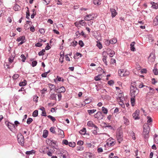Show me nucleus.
Segmentation results:
<instances>
[{"instance_id": "obj_28", "label": "nucleus", "mask_w": 158, "mask_h": 158, "mask_svg": "<svg viewBox=\"0 0 158 158\" xmlns=\"http://www.w3.org/2000/svg\"><path fill=\"white\" fill-rule=\"evenodd\" d=\"M87 125L89 127H93L95 124L92 121H89L88 122Z\"/></svg>"}, {"instance_id": "obj_16", "label": "nucleus", "mask_w": 158, "mask_h": 158, "mask_svg": "<svg viewBox=\"0 0 158 158\" xmlns=\"http://www.w3.org/2000/svg\"><path fill=\"white\" fill-rule=\"evenodd\" d=\"M58 132H59L58 135H60V137L62 138H64V133L63 131L61 129L58 128Z\"/></svg>"}, {"instance_id": "obj_10", "label": "nucleus", "mask_w": 158, "mask_h": 158, "mask_svg": "<svg viewBox=\"0 0 158 158\" xmlns=\"http://www.w3.org/2000/svg\"><path fill=\"white\" fill-rule=\"evenodd\" d=\"M107 54L110 55V57H112L115 54V52L113 50H112L110 48H108L107 49Z\"/></svg>"}, {"instance_id": "obj_59", "label": "nucleus", "mask_w": 158, "mask_h": 158, "mask_svg": "<svg viewBox=\"0 0 158 158\" xmlns=\"http://www.w3.org/2000/svg\"><path fill=\"white\" fill-rule=\"evenodd\" d=\"M105 128L106 127H108L110 129V130H114L113 127L111 125H106L104 126Z\"/></svg>"}, {"instance_id": "obj_27", "label": "nucleus", "mask_w": 158, "mask_h": 158, "mask_svg": "<svg viewBox=\"0 0 158 158\" xmlns=\"http://www.w3.org/2000/svg\"><path fill=\"white\" fill-rule=\"evenodd\" d=\"M10 124L11 125L9 124V126L8 127L9 129H10L11 131L15 129V127L14 124L12 123Z\"/></svg>"}, {"instance_id": "obj_6", "label": "nucleus", "mask_w": 158, "mask_h": 158, "mask_svg": "<svg viewBox=\"0 0 158 158\" xmlns=\"http://www.w3.org/2000/svg\"><path fill=\"white\" fill-rule=\"evenodd\" d=\"M123 135L122 133L119 132L117 134L116 138L118 141L120 143L123 140Z\"/></svg>"}, {"instance_id": "obj_64", "label": "nucleus", "mask_w": 158, "mask_h": 158, "mask_svg": "<svg viewBox=\"0 0 158 158\" xmlns=\"http://www.w3.org/2000/svg\"><path fill=\"white\" fill-rule=\"evenodd\" d=\"M83 142L81 140H80L77 142V144L80 146H81L83 144Z\"/></svg>"}, {"instance_id": "obj_39", "label": "nucleus", "mask_w": 158, "mask_h": 158, "mask_svg": "<svg viewBox=\"0 0 158 158\" xmlns=\"http://www.w3.org/2000/svg\"><path fill=\"white\" fill-rule=\"evenodd\" d=\"M45 52V49H43L41 51L38 53V55L39 56H43L44 55V52Z\"/></svg>"}, {"instance_id": "obj_49", "label": "nucleus", "mask_w": 158, "mask_h": 158, "mask_svg": "<svg viewBox=\"0 0 158 158\" xmlns=\"http://www.w3.org/2000/svg\"><path fill=\"white\" fill-rule=\"evenodd\" d=\"M57 94H52L50 97V99H56Z\"/></svg>"}, {"instance_id": "obj_3", "label": "nucleus", "mask_w": 158, "mask_h": 158, "mask_svg": "<svg viewBox=\"0 0 158 158\" xmlns=\"http://www.w3.org/2000/svg\"><path fill=\"white\" fill-rule=\"evenodd\" d=\"M134 85H131L130 87V94L131 97L130 99H135V96L137 94L139 93V89H138L136 86H134Z\"/></svg>"}, {"instance_id": "obj_13", "label": "nucleus", "mask_w": 158, "mask_h": 158, "mask_svg": "<svg viewBox=\"0 0 158 158\" xmlns=\"http://www.w3.org/2000/svg\"><path fill=\"white\" fill-rule=\"evenodd\" d=\"M94 18V16H92L91 14L87 15L85 17L84 19L86 21L92 20Z\"/></svg>"}, {"instance_id": "obj_5", "label": "nucleus", "mask_w": 158, "mask_h": 158, "mask_svg": "<svg viewBox=\"0 0 158 158\" xmlns=\"http://www.w3.org/2000/svg\"><path fill=\"white\" fill-rule=\"evenodd\" d=\"M118 73L121 77H126L129 75V73L128 71H127L124 69H121L120 73H119V71Z\"/></svg>"}, {"instance_id": "obj_57", "label": "nucleus", "mask_w": 158, "mask_h": 158, "mask_svg": "<svg viewBox=\"0 0 158 158\" xmlns=\"http://www.w3.org/2000/svg\"><path fill=\"white\" fill-rule=\"evenodd\" d=\"M101 76V75H98L97 76H95L94 77V80L96 81H98L100 80L101 79L100 77V76Z\"/></svg>"}, {"instance_id": "obj_56", "label": "nucleus", "mask_w": 158, "mask_h": 158, "mask_svg": "<svg viewBox=\"0 0 158 158\" xmlns=\"http://www.w3.org/2000/svg\"><path fill=\"white\" fill-rule=\"evenodd\" d=\"M69 142L66 139H64L62 141V144H65L66 145H68Z\"/></svg>"}, {"instance_id": "obj_40", "label": "nucleus", "mask_w": 158, "mask_h": 158, "mask_svg": "<svg viewBox=\"0 0 158 158\" xmlns=\"http://www.w3.org/2000/svg\"><path fill=\"white\" fill-rule=\"evenodd\" d=\"M106 57L107 56H103V57L102 59V60L103 62L105 63V65L107 66V61H106Z\"/></svg>"}, {"instance_id": "obj_29", "label": "nucleus", "mask_w": 158, "mask_h": 158, "mask_svg": "<svg viewBox=\"0 0 158 158\" xmlns=\"http://www.w3.org/2000/svg\"><path fill=\"white\" fill-rule=\"evenodd\" d=\"M47 117L48 118L50 119L53 123H54L56 120L54 117L52 116L51 115H48L47 116Z\"/></svg>"}, {"instance_id": "obj_33", "label": "nucleus", "mask_w": 158, "mask_h": 158, "mask_svg": "<svg viewBox=\"0 0 158 158\" xmlns=\"http://www.w3.org/2000/svg\"><path fill=\"white\" fill-rule=\"evenodd\" d=\"M96 110L95 109L88 110H87V112L89 115H91L92 114L94 113L96 111Z\"/></svg>"}, {"instance_id": "obj_38", "label": "nucleus", "mask_w": 158, "mask_h": 158, "mask_svg": "<svg viewBox=\"0 0 158 158\" xmlns=\"http://www.w3.org/2000/svg\"><path fill=\"white\" fill-rule=\"evenodd\" d=\"M97 46L98 48L99 49H101L102 48V46L101 43L98 41H97Z\"/></svg>"}, {"instance_id": "obj_35", "label": "nucleus", "mask_w": 158, "mask_h": 158, "mask_svg": "<svg viewBox=\"0 0 158 158\" xmlns=\"http://www.w3.org/2000/svg\"><path fill=\"white\" fill-rule=\"evenodd\" d=\"M79 23L82 26H85L86 25V23L83 20H80L79 21Z\"/></svg>"}, {"instance_id": "obj_17", "label": "nucleus", "mask_w": 158, "mask_h": 158, "mask_svg": "<svg viewBox=\"0 0 158 158\" xmlns=\"http://www.w3.org/2000/svg\"><path fill=\"white\" fill-rule=\"evenodd\" d=\"M151 4L152 5V7L153 8L155 9H157L158 8V3L152 2H151Z\"/></svg>"}, {"instance_id": "obj_46", "label": "nucleus", "mask_w": 158, "mask_h": 158, "mask_svg": "<svg viewBox=\"0 0 158 158\" xmlns=\"http://www.w3.org/2000/svg\"><path fill=\"white\" fill-rule=\"evenodd\" d=\"M102 110L104 113L105 114H107L108 113L107 109L104 107H102Z\"/></svg>"}, {"instance_id": "obj_36", "label": "nucleus", "mask_w": 158, "mask_h": 158, "mask_svg": "<svg viewBox=\"0 0 158 158\" xmlns=\"http://www.w3.org/2000/svg\"><path fill=\"white\" fill-rule=\"evenodd\" d=\"M55 127H51L49 129L50 131L53 134H55L56 131L55 130Z\"/></svg>"}, {"instance_id": "obj_61", "label": "nucleus", "mask_w": 158, "mask_h": 158, "mask_svg": "<svg viewBox=\"0 0 158 158\" xmlns=\"http://www.w3.org/2000/svg\"><path fill=\"white\" fill-rule=\"evenodd\" d=\"M139 88H141L143 87H146V88H147L148 86L144 85L143 83H141L139 85Z\"/></svg>"}, {"instance_id": "obj_25", "label": "nucleus", "mask_w": 158, "mask_h": 158, "mask_svg": "<svg viewBox=\"0 0 158 158\" xmlns=\"http://www.w3.org/2000/svg\"><path fill=\"white\" fill-rule=\"evenodd\" d=\"M61 78L59 77L58 76H57V77L56 79H54V81L55 82H56V80H57V81H62V82H63L64 81V79H62V80H61Z\"/></svg>"}, {"instance_id": "obj_4", "label": "nucleus", "mask_w": 158, "mask_h": 158, "mask_svg": "<svg viewBox=\"0 0 158 158\" xmlns=\"http://www.w3.org/2000/svg\"><path fill=\"white\" fill-rule=\"evenodd\" d=\"M24 137L21 133H20L18 135V141L19 143L21 146L24 145Z\"/></svg>"}, {"instance_id": "obj_47", "label": "nucleus", "mask_w": 158, "mask_h": 158, "mask_svg": "<svg viewBox=\"0 0 158 158\" xmlns=\"http://www.w3.org/2000/svg\"><path fill=\"white\" fill-rule=\"evenodd\" d=\"M153 72L155 75H157L158 74V70L154 67V69L153 70Z\"/></svg>"}, {"instance_id": "obj_55", "label": "nucleus", "mask_w": 158, "mask_h": 158, "mask_svg": "<svg viewBox=\"0 0 158 158\" xmlns=\"http://www.w3.org/2000/svg\"><path fill=\"white\" fill-rule=\"evenodd\" d=\"M14 58V57L13 56H10L8 60L10 63H11L13 62Z\"/></svg>"}, {"instance_id": "obj_32", "label": "nucleus", "mask_w": 158, "mask_h": 158, "mask_svg": "<svg viewBox=\"0 0 158 158\" xmlns=\"http://www.w3.org/2000/svg\"><path fill=\"white\" fill-rule=\"evenodd\" d=\"M85 101H84V103L85 105H83V104H81L82 106H85V104L89 103L90 102H92V99H85Z\"/></svg>"}, {"instance_id": "obj_15", "label": "nucleus", "mask_w": 158, "mask_h": 158, "mask_svg": "<svg viewBox=\"0 0 158 158\" xmlns=\"http://www.w3.org/2000/svg\"><path fill=\"white\" fill-rule=\"evenodd\" d=\"M135 43V42L133 41L130 44V49L132 51L134 52L135 51L134 46Z\"/></svg>"}, {"instance_id": "obj_14", "label": "nucleus", "mask_w": 158, "mask_h": 158, "mask_svg": "<svg viewBox=\"0 0 158 158\" xmlns=\"http://www.w3.org/2000/svg\"><path fill=\"white\" fill-rule=\"evenodd\" d=\"M48 85L50 89V90H53V91H56V88L55 86L52 84H51V83H49L48 84Z\"/></svg>"}, {"instance_id": "obj_34", "label": "nucleus", "mask_w": 158, "mask_h": 158, "mask_svg": "<svg viewBox=\"0 0 158 158\" xmlns=\"http://www.w3.org/2000/svg\"><path fill=\"white\" fill-rule=\"evenodd\" d=\"M47 91V89L46 88H44L43 89L40 91V92L41 94L43 96H44V94H45L46 92Z\"/></svg>"}, {"instance_id": "obj_19", "label": "nucleus", "mask_w": 158, "mask_h": 158, "mask_svg": "<svg viewBox=\"0 0 158 158\" xmlns=\"http://www.w3.org/2000/svg\"><path fill=\"white\" fill-rule=\"evenodd\" d=\"M27 84V81L26 80H24L23 81H21L19 83V85L20 86H24Z\"/></svg>"}, {"instance_id": "obj_43", "label": "nucleus", "mask_w": 158, "mask_h": 158, "mask_svg": "<svg viewBox=\"0 0 158 158\" xmlns=\"http://www.w3.org/2000/svg\"><path fill=\"white\" fill-rule=\"evenodd\" d=\"M20 57L22 58V61L23 62H25L26 60V57L24 54H21Z\"/></svg>"}, {"instance_id": "obj_52", "label": "nucleus", "mask_w": 158, "mask_h": 158, "mask_svg": "<svg viewBox=\"0 0 158 158\" xmlns=\"http://www.w3.org/2000/svg\"><path fill=\"white\" fill-rule=\"evenodd\" d=\"M78 44L81 47H82L84 45V44L82 40H80L79 41Z\"/></svg>"}, {"instance_id": "obj_24", "label": "nucleus", "mask_w": 158, "mask_h": 158, "mask_svg": "<svg viewBox=\"0 0 158 158\" xmlns=\"http://www.w3.org/2000/svg\"><path fill=\"white\" fill-rule=\"evenodd\" d=\"M120 92L119 93L118 95V98L119 99H125L124 97L123 92L122 91H120Z\"/></svg>"}, {"instance_id": "obj_41", "label": "nucleus", "mask_w": 158, "mask_h": 158, "mask_svg": "<svg viewBox=\"0 0 158 158\" xmlns=\"http://www.w3.org/2000/svg\"><path fill=\"white\" fill-rule=\"evenodd\" d=\"M94 4L95 5H99L101 3L99 2V0H94L93 1Z\"/></svg>"}, {"instance_id": "obj_42", "label": "nucleus", "mask_w": 158, "mask_h": 158, "mask_svg": "<svg viewBox=\"0 0 158 158\" xmlns=\"http://www.w3.org/2000/svg\"><path fill=\"white\" fill-rule=\"evenodd\" d=\"M33 119L31 118H27V123L28 124H30L33 121Z\"/></svg>"}, {"instance_id": "obj_63", "label": "nucleus", "mask_w": 158, "mask_h": 158, "mask_svg": "<svg viewBox=\"0 0 158 158\" xmlns=\"http://www.w3.org/2000/svg\"><path fill=\"white\" fill-rule=\"evenodd\" d=\"M110 44H114L116 43L117 42V40L115 39H113V40H110Z\"/></svg>"}, {"instance_id": "obj_11", "label": "nucleus", "mask_w": 158, "mask_h": 158, "mask_svg": "<svg viewBox=\"0 0 158 158\" xmlns=\"http://www.w3.org/2000/svg\"><path fill=\"white\" fill-rule=\"evenodd\" d=\"M149 60L151 62H153L155 59V55L153 53H151L148 57Z\"/></svg>"}, {"instance_id": "obj_23", "label": "nucleus", "mask_w": 158, "mask_h": 158, "mask_svg": "<svg viewBox=\"0 0 158 158\" xmlns=\"http://www.w3.org/2000/svg\"><path fill=\"white\" fill-rule=\"evenodd\" d=\"M86 132V128L85 127H83L82 129L80 130L79 131L80 134L82 135H85V134Z\"/></svg>"}, {"instance_id": "obj_2", "label": "nucleus", "mask_w": 158, "mask_h": 158, "mask_svg": "<svg viewBox=\"0 0 158 158\" xmlns=\"http://www.w3.org/2000/svg\"><path fill=\"white\" fill-rule=\"evenodd\" d=\"M143 129L142 135L145 139H147L149 137V134L150 130L149 125L147 123H145L143 126Z\"/></svg>"}, {"instance_id": "obj_48", "label": "nucleus", "mask_w": 158, "mask_h": 158, "mask_svg": "<svg viewBox=\"0 0 158 158\" xmlns=\"http://www.w3.org/2000/svg\"><path fill=\"white\" fill-rule=\"evenodd\" d=\"M84 149V147L80 146H78L76 147V150L77 151H82Z\"/></svg>"}, {"instance_id": "obj_50", "label": "nucleus", "mask_w": 158, "mask_h": 158, "mask_svg": "<svg viewBox=\"0 0 158 158\" xmlns=\"http://www.w3.org/2000/svg\"><path fill=\"white\" fill-rule=\"evenodd\" d=\"M71 45L73 47H75L77 45L78 43L76 41L74 40L71 43Z\"/></svg>"}, {"instance_id": "obj_8", "label": "nucleus", "mask_w": 158, "mask_h": 158, "mask_svg": "<svg viewBox=\"0 0 158 158\" xmlns=\"http://www.w3.org/2000/svg\"><path fill=\"white\" fill-rule=\"evenodd\" d=\"M65 91V88L63 86H62L60 88H59V87H58V88L56 87L55 92L57 93H62L64 92Z\"/></svg>"}, {"instance_id": "obj_18", "label": "nucleus", "mask_w": 158, "mask_h": 158, "mask_svg": "<svg viewBox=\"0 0 158 158\" xmlns=\"http://www.w3.org/2000/svg\"><path fill=\"white\" fill-rule=\"evenodd\" d=\"M82 54L79 52H77L74 56V58L75 59H78L79 57H81Z\"/></svg>"}, {"instance_id": "obj_44", "label": "nucleus", "mask_w": 158, "mask_h": 158, "mask_svg": "<svg viewBox=\"0 0 158 158\" xmlns=\"http://www.w3.org/2000/svg\"><path fill=\"white\" fill-rule=\"evenodd\" d=\"M19 7H20V6H19V5L16 4V5H15L14 6L13 9L15 11H18Z\"/></svg>"}, {"instance_id": "obj_31", "label": "nucleus", "mask_w": 158, "mask_h": 158, "mask_svg": "<svg viewBox=\"0 0 158 158\" xmlns=\"http://www.w3.org/2000/svg\"><path fill=\"white\" fill-rule=\"evenodd\" d=\"M68 145L70 147L74 148L75 147L76 143L74 142H69Z\"/></svg>"}, {"instance_id": "obj_45", "label": "nucleus", "mask_w": 158, "mask_h": 158, "mask_svg": "<svg viewBox=\"0 0 158 158\" xmlns=\"http://www.w3.org/2000/svg\"><path fill=\"white\" fill-rule=\"evenodd\" d=\"M30 15V13L29 10H27L26 12V18L28 19H30L29 16Z\"/></svg>"}, {"instance_id": "obj_51", "label": "nucleus", "mask_w": 158, "mask_h": 158, "mask_svg": "<svg viewBox=\"0 0 158 158\" xmlns=\"http://www.w3.org/2000/svg\"><path fill=\"white\" fill-rule=\"evenodd\" d=\"M37 64V61L36 60L33 61L32 62L31 66L33 67L35 66Z\"/></svg>"}, {"instance_id": "obj_1", "label": "nucleus", "mask_w": 158, "mask_h": 158, "mask_svg": "<svg viewBox=\"0 0 158 158\" xmlns=\"http://www.w3.org/2000/svg\"><path fill=\"white\" fill-rule=\"evenodd\" d=\"M56 153L59 156L62 158H69V154L68 152L64 149L60 148L57 149Z\"/></svg>"}, {"instance_id": "obj_21", "label": "nucleus", "mask_w": 158, "mask_h": 158, "mask_svg": "<svg viewBox=\"0 0 158 158\" xmlns=\"http://www.w3.org/2000/svg\"><path fill=\"white\" fill-rule=\"evenodd\" d=\"M48 131L47 130H44L42 135L43 137L45 138H47L48 135Z\"/></svg>"}, {"instance_id": "obj_9", "label": "nucleus", "mask_w": 158, "mask_h": 158, "mask_svg": "<svg viewBox=\"0 0 158 158\" xmlns=\"http://www.w3.org/2000/svg\"><path fill=\"white\" fill-rule=\"evenodd\" d=\"M139 110H136L132 114V116L135 119H139Z\"/></svg>"}, {"instance_id": "obj_58", "label": "nucleus", "mask_w": 158, "mask_h": 158, "mask_svg": "<svg viewBox=\"0 0 158 158\" xmlns=\"http://www.w3.org/2000/svg\"><path fill=\"white\" fill-rule=\"evenodd\" d=\"M107 83L110 85H112L114 84V82L113 80H110L108 81Z\"/></svg>"}, {"instance_id": "obj_20", "label": "nucleus", "mask_w": 158, "mask_h": 158, "mask_svg": "<svg viewBox=\"0 0 158 158\" xmlns=\"http://www.w3.org/2000/svg\"><path fill=\"white\" fill-rule=\"evenodd\" d=\"M26 40L25 37L24 35L21 36L18 38L16 40L17 42H20L21 41Z\"/></svg>"}, {"instance_id": "obj_60", "label": "nucleus", "mask_w": 158, "mask_h": 158, "mask_svg": "<svg viewBox=\"0 0 158 158\" xmlns=\"http://www.w3.org/2000/svg\"><path fill=\"white\" fill-rule=\"evenodd\" d=\"M104 42L105 44L107 46L109 45L110 44V40H105Z\"/></svg>"}, {"instance_id": "obj_12", "label": "nucleus", "mask_w": 158, "mask_h": 158, "mask_svg": "<svg viewBox=\"0 0 158 158\" xmlns=\"http://www.w3.org/2000/svg\"><path fill=\"white\" fill-rule=\"evenodd\" d=\"M110 11L111 13V17L112 18L115 17L117 14V12L114 9L111 8H110Z\"/></svg>"}, {"instance_id": "obj_26", "label": "nucleus", "mask_w": 158, "mask_h": 158, "mask_svg": "<svg viewBox=\"0 0 158 158\" xmlns=\"http://www.w3.org/2000/svg\"><path fill=\"white\" fill-rule=\"evenodd\" d=\"M35 151L34 150H32L30 151H27L26 152V154L27 155H30L32 154H35Z\"/></svg>"}, {"instance_id": "obj_54", "label": "nucleus", "mask_w": 158, "mask_h": 158, "mask_svg": "<svg viewBox=\"0 0 158 158\" xmlns=\"http://www.w3.org/2000/svg\"><path fill=\"white\" fill-rule=\"evenodd\" d=\"M19 77V75L18 74H14L13 76V79L14 80H15L17 79Z\"/></svg>"}, {"instance_id": "obj_7", "label": "nucleus", "mask_w": 158, "mask_h": 158, "mask_svg": "<svg viewBox=\"0 0 158 158\" xmlns=\"http://www.w3.org/2000/svg\"><path fill=\"white\" fill-rule=\"evenodd\" d=\"M95 118L98 119H102L104 117V115L102 114V113L101 111H98L97 113L94 115Z\"/></svg>"}, {"instance_id": "obj_37", "label": "nucleus", "mask_w": 158, "mask_h": 158, "mask_svg": "<svg viewBox=\"0 0 158 158\" xmlns=\"http://www.w3.org/2000/svg\"><path fill=\"white\" fill-rule=\"evenodd\" d=\"M38 111L37 110H35L32 113V116L34 117H36L38 115Z\"/></svg>"}, {"instance_id": "obj_53", "label": "nucleus", "mask_w": 158, "mask_h": 158, "mask_svg": "<svg viewBox=\"0 0 158 158\" xmlns=\"http://www.w3.org/2000/svg\"><path fill=\"white\" fill-rule=\"evenodd\" d=\"M49 146L52 147V148L53 149H58V148H56L55 146L52 145V143L49 142Z\"/></svg>"}, {"instance_id": "obj_30", "label": "nucleus", "mask_w": 158, "mask_h": 158, "mask_svg": "<svg viewBox=\"0 0 158 158\" xmlns=\"http://www.w3.org/2000/svg\"><path fill=\"white\" fill-rule=\"evenodd\" d=\"M123 120H124V123L125 124V125H127L129 124V120H128L124 116L123 117Z\"/></svg>"}, {"instance_id": "obj_22", "label": "nucleus", "mask_w": 158, "mask_h": 158, "mask_svg": "<svg viewBox=\"0 0 158 158\" xmlns=\"http://www.w3.org/2000/svg\"><path fill=\"white\" fill-rule=\"evenodd\" d=\"M147 118L148 119L147 124L149 125L151 124V123L152 122V119L149 116H147Z\"/></svg>"}, {"instance_id": "obj_62", "label": "nucleus", "mask_w": 158, "mask_h": 158, "mask_svg": "<svg viewBox=\"0 0 158 158\" xmlns=\"http://www.w3.org/2000/svg\"><path fill=\"white\" fill-rule=\"evenodd\" d=\"M39 31H40V33L41 34H44L45 32V30L44 29H43V28L40 29L39 30Z\"/></svg>"}]
</instances>
